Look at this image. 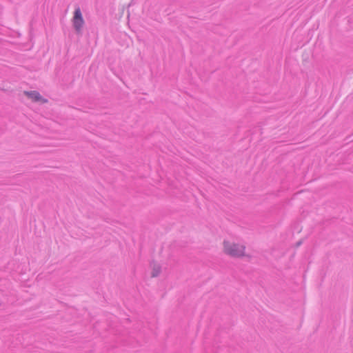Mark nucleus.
Segmentation results:
<instances>
[{"mask_svg":"<svg viewBox=\"0 0 353 353\" xmlns=\"http://www.w3.org/2000/svg\"><path fill=\"white\" fill-rule=\"evenodd\" d=\"M225 254L232 257H243L245 256V247L232 241L225 240L223 243Z\"/></svg>","mask_w":353,"mask_h":353,"instance_id":"f257e3e1","label":"nucleus"},{"mask_svg":"<svg viewBox=\"0 0 353 353\" xmlns=\"http://www.w3.org/2000/svg\"><path fill=\"white\" fill-rule=\"evenodd\" d=\"M72 23L74 28L77 32H80L83 24L84 20L83 19L82 13L79 8H77L74 12L72 18Z\"/></svg>","mask_w":353,"mask_h":353,"instance_id":"f03ea898","label":"nucleus"},{"mask_svg":"<svg viewBox=\"0 0 353 353\" xmlns=\"http://www.w3.org/2000/svg\"><path fill=\"white\" fill-rule=\"evenodd\" d=\"M24 94L33 102H40L41 103H48V100L42 97V96L37 91H25Z\"/></svg>","mask_w":353,"mask_h":353,"instance_id":"7ed1b4c3","label":"nucleus"}]
</instances>
